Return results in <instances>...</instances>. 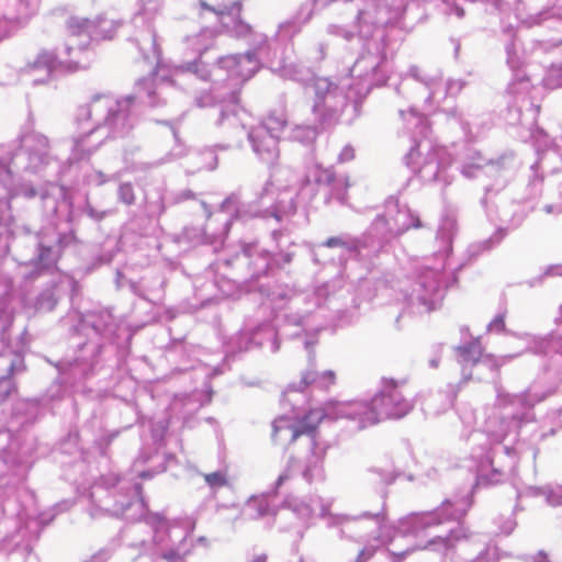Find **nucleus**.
I'll return each mask as SVG.
<instances>
[{
	"label": "nucleus",
	"instance_id": "15",
	"mask_svg": "<svg viewBox=\"0 0 562 562\" xmlns=\"http://www.w3.org/2000/svg\"><path fill=\"white\" fill-rule=\"evenodd\" d=\"M423 517H424V515H423V514H413V515L411 516V519H412L414 522H417V521L422 520V518H423Z\"/></svg>",
	"mask_w": 562,
	"mask_h": 562
},
{
	"label": "nucleus",
	"instance_id": "2",
	"mask_svg": "<svg viewBox=\"0 0 562 562\" xmlns=\"http://www.w3.org/2000/svg\"><path fill=\"white\" fill-rule=\"evenodd\" d=\"M326 414L322 408H311L303 416L293 419L292 439H299L302 436L313 437L324 420Z\"/></svg>",
	"mask_w": 562,
	"mask_h": 562
},
{
	"label": "nucleus",
	"instance_id": "6",
	"mask_svg": "<svg viewBox=\"0 0 562 562\" xmlns=\"http://www.w3.org/2000/svg\"><path fill=\"white\" fill-rule=\"evenodd\" d=\"M119 196L123 203H125L127 205L133 204L135 201V194H134L132 184L131 183L121 184L119 188Z\"/></svg>",
	"mask_w": 562,
	"mask_h": 562
},
{
	"label": "nucleus",
	"instance_id": "9",
	"mask_svg": "<svg viewBox=\"0 0 562 562\" xmlns=\"http://www.w3.org/2000/svg\"><path fill=\"white\" fill-rule=\"evenodd\" d=\"M324 246L327 248L345 247L346 243L340 237H329L324 243Z\"/></svg>",
	"mask_w": 562,
	"mask_h": 562
},
{
	"label": "nucleus",
	"instance_id": "4",
	"mask_svg": "<svg viewBox=\"0 0 562 562\" xmlns=\"http://www.w3.org/2000/svg\"><path fill=\"white\" fill-rule=\"evenodd\" d=\"M336 175L333 169L316 167L315 181L318 184L330 186L335 182Z\"/></svg>",
	"mask_w": 562,
	"mask_h": 562
},
{
	"label": "nucleus",
	"instance_id": "14",
	"mask_svg": "<svg viewBox=\"0 0 562 562\" xmlns=\"http://www.w3.org/2000/svg\"><path fill=\"white\" fill-rule=\"evenodd\" d=\"M378 521H385L387 519L386 513L376 514L373 516Z\"/></svg>",
	"mask_w": 562,
	"mask_h": 562
},
{
	"label": "nucleus",
	"instance_id": "5",
	"mask_svg": "<svg viewBox=\"0 0 562 562\" xmlns=\"http://www.w3.org/2000/svg\"><path fill=\"white\" fill-rule=\"evenodd\" d=\"M204 481L211 487H222L227 484L226 476L222 472H212V473L204 474Z\"/></svg>",
	"mask_w": 562,
	"mask_h": 562
},
{
	"label": "nucleus",
	"instance_id": "8",
	"mask_svg": "<svg viewBox=\"0 0 562 562\" xmlns=\"http://www.w3.org/2000/svg\"><path fill=\"white\" fill-rule=\"evenodd\" d=\"M317 380V373L313 370H307L302 374L301 383L304 387L310 386L311 384L315 383Z\"/></svg>",
	"mask_w": 562,
	"mask_h": 562
},
{
	"label": "nucleus",
	"instance_id": "13",
	"mask_svg": "<svg viewBox=\"0 0 562 562\" xmlns=\"http://www.w3.org/2000/svg\"><path fill=\"white\" fill-rule=\"evenodd\" d=\"M372 554H373L372 552H369L368 554H366V551L362 550L358 557V562H363V561L368 560L369 558L372 557Z\"/></svg>",
	"mask_w": 562,
	"mask_h": 562
},
{
	"label": "nucleus",
	"instance_id": "17",
	"mask_svg": "<svg viewBox=\"0 0 562 562\" xmlns=\"http://www.w3.org/2000/svg\"><path fill=\"white\" fill-rule=\"evenodd\" d=\"M235 7L237 8V11L240 12L241 11V4L240 3H235Z\"/></svg>",
	"mask_w": 562,
	"mask_h": 562
},
{
	"label": "nucleus",
	"instance_id": "11",
	"mask_svg": "<svg viewBox=\"0 0 562 562\" xmlns=\"http://www.w3.org/2000/svg\"><path fill=\"white\" fill-rule=\"evenodd\" d=\"M238 33L240 34H248L251 32V26L243 21H238Z\"/></svg>",
	"mask_w": 562,
	"mask_h": 562
},
{
	"label": "nucleus",
	"instance_id": "16",
	"mask_svg": "<svg viewBox=\"0 0 562 562\" xmlns=\"http://www.w3.org/2000/svg\"><path fill=\"white\" fill-rule=\"evenodd\" d=\"M173 557H175V553H170V554H165L164 555V558L168 559V560L172 559Z\"/></svg>",
	"mask_w": 562,
	"mask_h": 562
},
{
	"label": "nucleus",
	"instance_id": "12",
	"mask_svg": "<svg viewBox=\"0 0 562 562\" xmlns=\"http://www.w3.org/2000/svg\"><path fill=\"white\" fill-rule=\"evenodd\" d=\"M268 557L266 553L256 554L249 562H267Z\"/></svg>",
	"mask_w": 562,
	"mask_h": 562
},
{
	"label": "nucleus",
	"instance_id": "7",
	"mask_svg": "<svg viewBox=\"0 0 562 562\" xmlns=\"http://www.w3.org/2000/svg\"><path fill=\"white\" fill-rule=\"evenodd\" d=\"M506 328V325H505V317L503 315H498L496 316L492 322L491 324L488 325V329L491 331H497V333H502L504 331Z\"/></svg>",
	"mask_w": 562,
	"mask_h": 562
},
{
	"label": "nucleus",
	"instance_id": "1",
	"mask_svg": "<svg viewBox=\"0 0 562 562\" xmlns=\"http://www.w3.org/2000/svg\"><path fill=\"white\" fill-rule=\"evenodd\" d=\"M413 402L406 398L397 384L391 381L369 403L353 404L352 413L361 428L375 425L389 418H402L413 409Z\"/></svg>",
	"mask_w": 562,
	"mask_h": 562
},
{
	"label": "nucleus",
	"instance_id": "10",
	"mask_svg": "<svg viewBox=\"0 0 562 562\" xmlns=\"http://www.w3.org/2000/svg\"><path fill=\"white\" fill-rule=\"evenodd\" d=\"M322 379L325 380L326 382V386H329L331 384L335 383V380H336V374L334 371L331 370H328V371H325L323 374H322Z\"/></svg>",
	"mask_w": 562,
	"mask_h": 562
},
{
	"label": "nucleus",
	"instance_id": "3",
	"mask_svg": "<svg viewBox=\"0 0 562 562\" xmlns=\"http://www.w3.org/2000/svg\"><path fill=\"white\" fill-rule=\"evenodd\" d=\"M291 428H294L292 418L286 416H280L276 418L272 424V439L274 441L286 440L290 443L295 442L296 439H292Z\"/></svg>",
	"mask_w": 562,
	"mask_h": 562
}]
</instances>
